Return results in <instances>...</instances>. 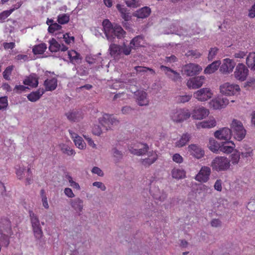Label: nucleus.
Returning a JSON list of instances; mask_svg holds the SVG:
<instances>
[{
	"instance_id": "nucleus-26",
	"label": "nucleus",
	"mask_w": 255,
	"mask_h": 255,
	"mask_svg": "<svg viewBox=\"0 0 255 255\" xmlns=\"http://www.w3.org/2000/svg\"><path fill=\"white\" fill-rule=\"evenodd\" d=\"M69 131L71 138L73 139L75 146H77L79 149H84L86 147V143L83 140L82 137L79 136L77 133L73 132L71 130H69Z\"/></svg>"
},
{
	"instance_id": "nucleus-40",
	"label": "nucleus",
	"mask_w": 255,
	"mask_h": 255,
	"mask_svg": "<svg viewBox=\"0 0 255 255\" xmlns=\"http://www.w3.org/2000/svg\"><path fill=\"white\" fill-rule=\"evenodd\" d=\"M230 164L233 165H237L239 163L241 159V153L238 150H235L234 153L230 156Z\"/></svg>"
},
{
	"instance_id": "nucleus-8",
	"label": "nucleus",
	"mask_w": 255,
	"mask_h": 255,
	"mask_svg": "<svg viewBox=\"0 0 255 255\" xmlns=\"http://www.w3.org/2000/svg\"><path fill=\"white\" fill-rule=\"evenodd\" d=\"M249 69L245 64L239 63L235 68L234 71L235 78L241 82L245 81L248 75H249Z\"/></svg>"
},
{
	"instance_id": "nucleus-61",
	"label": "nucleus",
	"mask_w": 255,
	"mask_h": 255,
	"mask_svg": "<svg viewBox=\"0 0 255 255\" xmlns=\"http://www.w3.org/2000/svg\"><path fill=\"white\" fill-rule=\"evenodd\" d=\"M126 4L130 7H136L138 5V0H126Z\"/></svg>"
},
{
	"instance_id": "nucleus-12",
	"label": "nucleus",
	"mask_w": 255,
	"mask_h": 255,
	"mask_svg": "<svg viewBox=\"0 0 255 255\" xmlns=\"http://www.w3.org/2000/svg\"><path fill=\"white\" fill-rule=\"evenodd\" d=\"M194 96L198 101L204 102L211 99L212 93L210 89L202 88L195 92Z\"/></svg>"
},
{
	"instance_id": "nucleus-9",
	"label": "nucleus",
	"mask_w": 255,
	"mask_h": 255,
	"mask_svg": "<svg viewBox=\"0 0 255 255\" xmlns=\"http://www.w3.org/2000/svg\"><path fill=\"white\" fill-rule=\"evenodd\" d=\"M220 91L223 94L232 96L239 92L240 88L237 84H231L227 82L220 86Z\"/></svg>"
},
{
	"instance_id": "nucleus-44",
	"label": "nucleus",
	"mask_w": 255,
	"mask_h": 255,
	"mask_svg": "<svg viewBox=\"0 0 255 255\" xmlns=\"http://www.w3.org/2000/svg\"><path fill=\"white\" fill-rule=\"evenodd\" d=\"M185 55L187 57H191L194 58H199L202 54L198 50H191L187 52Z\"/></svg>"
},
{
	"instance_id": "nucleus-43",
	"label": "nucleus",
	"mask_w": 255,
	"mask_h": 255,
	"mask_svg": "<svg viewBox=\"0 0 255 255\" xmlns=\"http://www.w3.org/2000/svg\"><path fill=\"white\" fill-rule=\"evenodd\" d=\"M13 69V65L8 66L5 69L2 74L3 77L5 80L7 81L10 80V75H11Z\"/></svg>"
},
{
	"instance_id": "nucleus-29",
	"label": "nucleus",
	"mask_w": 255,
	"mask_h": 255,
	"mask_svg": "<svg viewBox=\"0 0 255 255\" xmlns=\"http://www.w3.org/2000/svg\"><path fill=\"white\" fill-rule=\"evenodd\" d=\"M144 43V37L142 35H137L132 38L129 42V45L133 49H136L143 47Z\"/></svg>"
},
{
	"instance_id": "nucleus-52",
	"label": "nucleus",
	"mask_w": 255,
	"mask_h": 255,
	"mask_svg": "<svg viewBox=\"0 0 255 255\" xmlns=\"http://www.w3.org/2000/svg\"><path fill=\"white\" fill-rule=\"evenodd\" d=\"M61 28V25L56 23H54L49 25V27H48V31L50 33H54L55 31H58Z\"/></svg>"
},
{
	"instance_id": "nucleus-16",
	"label": "nucleus",
	"mask_w": 255,
	"mask_h": 255,
	"mask_svg": "<svg viewBox=\"0 0 255 255\" xmlns=\"http://www.w3.org/2000/svg\"><path fill=\"white\" fill-rule=\"evenodd\" d=\"M208 115V110L202 107L195 108L192 112V117L194 119H203L206 118Z\"/></svg>"
},
{
	"instance_id": "nucleus-31",
	"label": "nucleus",
	"mask_w": 255,
	"mask_h": 255,
	"mask_svg": "<svg viewBox=\"0 0 255 255\" xmlns=\"http://www.w3.org/2000/svg\"><path fill=\"white\" fill-rule=\"evenodd\" d=\"M235 145L233 141H226L220 146V151L223 153L229 154L233 151Z\"/></svg>"
},
{
	"instance_id": "nucleus-14",
	"label": "nucleus",
	"mask_w": 255,
	"mask_h": 255,
	"mask_svg": "<svg viewBox=\"0 0 255 255\" xmlns=\"http://www.w3.org/2000/svg\"><path fill=\"white\" fill-rule=\"evenodd\" d=\"M215 137L219 140L230 141L232 136L231 129L227 128H223L214 132Z\"/></svg>"
},
{
	"instance_id": "nucleus-1",
	"label": "nucleus",
	"mask_w": 255,
	"mask_h": 255,
	"mask_svg": "<svg viewBox=\"0 0 255 255\" xmlns=\"http://www.w3.org/2000/svg\"><path fill=\"white\" fill-rule=\"evenodd\" d=\"M102 26L106 37L109 41H113L116 37L121 39L125 37L126 32L124 29L117 24H112L109 19L103 20Z\"/></svg>"
},
{
	"instance_id": "nucleus-54",
	"label": "nucleus",
	"mask_w": 255,
	"mask_h": 255,
	"mask_svg": "<svg viewBox=\"0 0 255 255\" xmlns=\"http://www.w3.org/2000/svg\"><path fill=\"white\" fill-rule=\"evenodd\" d=\"M135 70L137 72L141 73V72H145L147 71H149L150 72H152V73L154 74L155 71L153 70L152 69L150 68H146L144 67H141V66H136L135 67Z\"/></svg>"
},
{
	"instance_id": "nucleus-47",
	"label": "nucleus",
	"mask_w": 255,
	"mask_h": 255,
	"mask_svg": "<svg viewBox=\"0 0 255 255\" xmlns=\"http://www.w3.org/2000/svg\"><path fill=\"white\" fill-rule=\"evenodd\" d=\"M61 150L63 153L69 156L74 155L75 153L74 149L66 145H63Z\"/></svg>"
},
{
	"instance_id": "nucleus-55",
	"label": "nucleus",
	"mask_w": 255,
	"mask_h": 255,
	"mask_svg": "<svg viewBox=\"0 0 255 255\" xmlns=\"http://www.w3.org/2000/svg\"><path fill=\"white\" fill-rule=\"evenodd\" d=\"M218 49L217 48H211L208 53V58L209 60H212L217 53Z\"/></svg>"
},
{
	"instance_id": "nucleus-23",
	"label": "nucleus",
	"mask_w": 255,
	"mask_h": 255,
	"mask_svg": "<svg viewBox=\"0 0 255 255\" xmlns=\"http://www.w3.org/2000/svg\"><path fill=\"white\" fill-rule=\"evenodd\" d=\"M160 68L165 72V74L172 81L176 82L180 80V75L176 71L164 65H161Z\"/></svg>"
},
{
	"instance_id": "nucleus-32",
	"label": "nucleus",
	"mask_w": 255,
	"mask_h": 255,
	"mask_svg": "<svg viewBox=\"0 0 255 255\" xmlns=\"http://www.w3.org/2000/svg\"><path fill=\"white\" fill-rule=\"evenodd\" d=\"M157 158V155L155 152L152 151L149 152L148 157L141 160V164L145 167L150 166L154 163Z\"/></svg>"
},
{
	"instance_id": "nucleus-2",
	"label": "nucleus",
	"mask_w": 255,
	"mask_h": 255,
	"mask_svg": "<svg viewBox=\"0 0 255 255\" xmlns=\"http://www.w3.org/2000/svg\"><path fill=\"white\" fill-rule=\"evenodd\" d=\"M13 232L11 221L7 217L1 218L0 220V241L4 247L7 248L9 244Z\"/></svg>"
},
{
	"instance_id": "nucleus-25",
	"label": "nucleus",
	"mask_w": 255,
	"mask_h": 255,
	"mask_svg": "<svg viewBox=\"0 0 255 255\" xmlns=\"http://www.w3.org/2000/svg\"><path fill=\"white\" fill-rule=\"evenodd\" d=\"M110 54L114 59H119L121 58L122 47L120 45L117 44H111L109 46Z\"/></svg>"
},
{
	"instance_id": "nucleus-7",
	"label": "nucleus",
	"mask_w": 255,
	"mask_h": 255,
	"mask_svg": "<svg viewBox=\"0 0 255 255\" xmlns=\"http://www.w3.org/2000/svg\"><path fill=\"white\" fill-rule=\"evenodd\" d=\"M191 116V113L187 109H178L172 111L171 117L173 121L180 123L186 120Z\"/></svg>"
},
{
	"instance_id": "nucleus-17",
	"label": "nucleus",
	"mask_w": 255,
	"mask_h": 255,
	"mask_svg": "<svg viewBox=\"0 0 255 255\" xmlns=\"http://www.w3.org/2000/svg\"><path fill=\"white\" fill-rule=\"evenodd\" d=\"M235 66V63L233 60L226 58L221 66L220 71L223 74L230 73L233 72Z\"/></svg>"
},
{
	"instance_id": "nucleus-41",
	"label": "nucleus",
	"mask_w": 255,
	"mask_h": 255,
	"mask_svg": "<svg viewBox=\"0 0 255 255\" xmlns=\"http://www.w3.org/2000/svg\"><path fill=\"white\" fill-rule=\"evenodd\" d=\"M20 5V4H19L18 6L14 7L9 10H4L0 13V23L3 22L5 18L8 17L15 9L19 8Z\"/></svg>"
},
{
	"instance_id": "nucleus-64",
	"label": "nucleus",
	"mask_w": 255,
	"mask_h": 255,
	"mask_svg": "<svg viewBox=\"0 0 255 255\" xmlns=\"http://www.w3.org/2000/svg\"><path fill=\"white\" fill-rule=\"evenodd\" d=\"M248 16L250 18H254L255 17V2L249 10Z\"/></svg>"
},
{
	"instance_id": "nucleus-5",
	"label": "nucleus",
	"mask_w": 255,
	"mask_h": 255,
	"mask_svg": "<svg viewBox=\"0 0 255 255\" xmlns=\"http://www.w3.org/2000/svg\"><path fill=\"white\" fill-rule=\"evenodd\" d=\"M29 216H30L32 229L35 238L42 239L43 232L38 216L31 211H29Z\"/></svg>"
},
{
	"instance_id": "nucleus-4",
	"label": "nucleus",
	"mask_w": 255,
	"mask_h": 255,
	"mask_svg": "<svg viewBox=\"0 0 255 255\" xmlns=\"http://www.w3.org/2000/svg\"><path fill=\"white\" fill-rule=\"evenodd\" d=\"M231 131L235 139L241 141L245 137L246 130L244 128L242 123L237 119H234L231 125Z\"/></svg>"
},
{
	"instance_id": "nucleus-45",
	"label": "nucleus",
	"mask_w": 255,
	"mask_h": 255,
	"mask_svg": "<svg viewBox=\"0 0 255 255\" xmlns=\"http://www.w3.org/2000/svg\"><path fill=\"white\" fill-rule=\"evenodd\" d=\"M191 98V95H179L176 97V101L179 103H184L189 101Z\"/></svg>"
},
{
	"instance_id": "nucleus-20",
	"label": "nucleus",
	"mask_w": 255,
	"mask_h": 255,
	"mask_svg": "<svg viewBox=\"0 0 255 255\" xmlns=\"http://www.w3.org/2000/svg\"><path fill=\"white\" fill-rule=\"evenodd\" d=\"M188 151L191 154L197 159L203 157L204 155V151L199 146L192 144L188 146Z\"/></svg>"
},
{
	"instance_id": "nucleus-19",
	"label": "nucleus",
	"mask_w": 255,
	"mask_h": 255,
	"mask_svg": "<svg viewBox=\"0 0 255 255\" xmlns=\"http://www.w3.org/2000/svg\"><path fill=\"white\" fill-rule=\"evenodd\" d=\"M229 103V101L226 98H218L214 99L210 102V106L215 110L222 109Z\"/></svg>"
},
{
	"instance_id": "nucleus-49",
	"label": "nucleus",
	"mask_w": 255,
	"mask_h": 255,
	"mask_svg": "<svg viewBox=\"0 0 255 255\" xmlns=\"http://www.w3.org/2000/svg\"><path fill=\"white\" fill-rule=\"evenodd\" d=\"M7 106V97L6 96L0 97V111L6 110Z\"/></svg>"
},
{
	"instance_id": "nucleus-34",
	"label": "nucleus",
	"mask_w": 255,
	"mask_h": 255,
	"mask_svg": "<svg viewBox=\"0 0 255 255\" xmlns=\"http://www.w3.org/2000/svg\"><path fill=\"white\" fill-rule=\"evenodd\" d=\"M150 13L151 9L149 7H143L137 10L133 15L137 18H144L147 17Z\"/></svg>"
},
{
	"instance_id": "nucleus-35",
	"label": "nucleus",
	"mask_w": 255,
	"mask_h": 255,
	"mask_svg": "<svg viewBox=\"0 0 255 255\" xmlns=\"http://www.w3.org/2000/svg\"><path fill=\"white\" fill-rule=\"evenodd\" d=\"M221 61H215L210 65H208L206 68L204 69V73L205 74H212L218 70L220 65H221Z\"/></svg>"
},
{
	"instance_id": "nucleus-36",
	"label": "nucleus",
	"mask_w": 255,
	"mask_h": 255,
	"mask_svg": "<svg viewBox=\"0 0 255 255\" xmlns=\"http://www.w3.org/2000/svg\"><path fill=\"white\" fill-rule=\"evenodd\" d=\"M172 177L176 179H181L186 177V171L183 169L174 168L171 171Z\"/></svg>"
},
{
	"instance_id": "nucleus-59",
	"label": "nucleus",
	"mask_w": 255,
	"mask_h": 255,
	"mask_svg": "<svg viewBox=\"0 0 255 255\" xmlns=\"http://www.w3.org/2000/svg\"><path fill=\"white\" fill-rule=\"evenodd\" d=\"M172 160L177 163H181L183 162V157L179 153H175L172 156Z\"/></svg>"
},
{
	"instance_id": "nucleus-57",
	"label": "nucleus",
	"mask_w": 255,
	"mask_h": 255,
	"mask_svg": "<svg viewBox=\"0 0 255 255\" xmlns=\"http://www.w3.org/2000/svg\"><path fill=\"white\" fill-rule=\"evenodd\" d=\"M63 39L67 44H70L72 42L74 41V37L70 36L68 33L63 34Z\"/></svg>"
},
{
	"instance_id": "nucleus-33",
	"label": "nucleus",
	"mask_w": 255,
	"mask_h": 255,
	"mask_svg": "<svg viewBox=\"0 0 255 255\" xmlns=\"http://www.w3.org/2000/svg\"><path fill=\"white\" fill-rule=\"evenodd\" d=\"M24 85H28L32 88H35L38 85V78L35 75H31L23 81Z\"/></svg>"
},
{
	"instance_id": "nucleus-18",
	"label": "nucleus",
	"mask_w": 255,
	"mask_h": 255,
	"mask_svg": "<svg viewBox=\"0 0 255 255\" xmlns=\"http://www.w3.org/2000/svg\"><path fill=\"white\" fill-rule=\"evenodd\" d=\"M135 99L137 104L140 106H145L148 104L147 94L144 91H137L135 93Z\"/></svg>"
},
{
	"instance_id": "nucleus-60",
	"label": "nucleus",
	"mask_w": 255,
	"mask_h": 255,
	"mask_svg": "<svg viewBox=\"0 0 255 255\" xmlns=\"http://www.w3.org/2000/svg\"><path fill=\"white\" fill-rule=\"evenodd\" d=\"M64 193H65L68 198H74L75 197L73 192L71 189L69 187L65 188V190H64Z\"/></svg>"
},
{
	"instance_id": "nucleus-51",
	"label": "nucleus",
	"mask_w": 255,
	"mask_h": 255,
	"mask_svg": "<svg viewBox=\"0 0 255 255\" xmlns=\"http://www.w3.org/2000/svg\"><path fill=\"white\" fill-rule=\"evenodd\" d=\"M122 47V52L125 55H128L131 53V49L132 48L131 45H127L126 44L121 45Z\"/></svg>"
},
{
	"instance_id": "nucleus-42",
	"label": "nucleus",
	"mask_w": 255,
	"mask_h": 255,
	"mask_svg": "<svg viewBox=\"0 0 255 255\" xmlns=\"http://www.w3.org/2000/svg\"><path fill=\"white\" fill-rule=\"evenodd\" d=\"M68 57L73 63L77 62L79 59H81V55L75 50L68 51Z\"/></svg>"
},
{
	"instance_id": "nucleus-13",
	"label": "nucleus",
	"mask_w": 255,
	"mask_h": 255,
	"mask_svg": "<svg viewBox=\"0 0 255 255\" xmlns=\"http://www.w3.org/2000/svg\"><path fill=\"white\" fill-rule=\"evenodd\" d=\"M133 146H128V150L131 153L136 155H142L147 153L148 150V146L146 143H138L136 145Z\"/></svg>"
},
{
	"instance_id": "nucleus-27",
	"label": "nucleus",
	"mask_w": 255,
	"mask_h": 255,
	"mask_svg": "<svg viewBox=\"0 0 255 255\" xmlns=\"http://www.w3.org/2000/svg\"><path fill=\"white\" fill-rule=\"evenodd\" d=\"M216 125L215 119L214 118L203 121L196 124V128L198 129L200 128H211L215 127Z\"/></svg>"
},
{
	"instance_id": "nucleus-10",
	"label": "nucleus",
	"mask_w": 255,
	"mask_h": 255,
	"mask_svg": "<svg viewBox=\"0 0 255 255\" xmlns=\"http://www.w3.org/2000/svg\"><path fill=\"white\" fill-rule=\"evenodd\" d=\"M202 70V67L199 65L192 63L188 64L183 67L184 74L188 76L197 75Z\"/></svg>"
},
{
	"instance_id": "nucleus-46",
	"label": "nucleus",
	"mask_w": 255,
	"mask_h": 255,
	"mask_svg": "<svg viewBox=\"0 0 255 255\" xmlns=\"http://www.w3.org/2000/svg\"><path fill=\"white\" fill-rule=\"evenodd\" d=\"M69 16L66 14H59L58 17V22L60 24H65L69 21Z\"/></svg>"
},
{
	"instance_id": "nucleus-30",
	"label": "nucleus",
	"mask_w": 255,
	"mask_h": 255,
	"mask_svg": "<svg viewBox=\"0 0 255 255\" xmlns=\"http://www.w3.org/2000/svg\"><path fill=\"white\" fill-rule=\"evenodd\" d=\"M70 205H71V207L76 212L80 213L82 211L83 208V201L80 198L78 197L74 199L70 200Z\"/></svg>"
},
{
	"instance_id": "nucleus-15",
	"label": "nucleus",
	"mask_w": 255,
	"mask_h": 255,
	"mask_svg": "<svg viewBox=\"0 0 255 255\" xmlns=\"http://www.w3.org/2000/svg\"><path fill=\"white\" fill-rule=\"evenodd\" d=\"M204 81V78L203 76L191 78L188 80L187 82V86L189 89H198L203 85Z\"/></svg>"
},
{
	"instance_id": "nucleus-62",
	"label": "nucleus",
	"mask_w": 255,
	"mask_h": 255,
	"mask_svg": "<svg viewBox=\"0 0 255 255\" xmlns=\"http://www.w3.org/2000/svg\"><path fill=\"white\" fill-rule=\"evenodd\" d=\"M3 48L4 49L8 50V49H13L14 48L15 46V44L13 42H4L3 44Z\"/></svg>"
},
{
	"instance_id": "nucleus-21",
	"label": "nucleus",
	"mask_w": 255,
	"mask_h": 255,
	"mask_svg": "<svg viewBox=\"0 0 255 255\" xmlns=\"http://www.w3.org/2000/svg\"><path fill=\"white\" fill-rule=\"evenodd\" d=\"M49 50L52 52L57 51H66L68 48L63 44H59L54 38H52L49 41Z\"/></svg>"
},
{
	"instance_id": "nucleus-56",
	"label": "nucleus",
	"mask_w": 255,
	"mask_h": 255,
	"mask_svg": "<svg viewBox=\"0 0 255 255\" xmlns=\"http://www.w3.org/2000/svg\"><path fill=\"white\" fill-rule=\"evenodd\" d=\"M28 88L27 87H25L23 85H16L15 86V88L14 89V92H15L16 93H20L23 92H24L25 91V90H26Z\"/></svg>"
},
{
	"instance_id": "nucleus-39",
	"label": "nucleus",
	"mask_w": 255,
	"mask_h": 255,
	"mask_svg": "<svg viewBox=\"0 0 255 255\" xmlns=\"http://www.w3.org/2000/svg\"><path fill=\"white\" fill-rule=\"evenodd\" d=\"M47 46L45 43L39 44L32 48V52L34 55L42 54L46 50Z\"/></svg>"
},
{
	"instance_id": "nucleus-37",
	"label": "nucleus",
	"mask_w": 255,
	"mask_h": 255,
	"mask_svg": "<svg viewBox=\"0 0 255 255\" xmlns=\"http://www.w3.org/2000/svg\"><path fill=\"white\" fill-rule=\"evenodd\" d=\"M246 64L251 70L255 71V53H250L246 58Z\"/></svg>"
},
{
	"instance_id": "nucleus-3",
	"label": "nucleus",
	"mask_w": 255,
	"mask_h": 255,
	"mask_svg": "<svg viewBox=\"0 0 255 255\" xmlns=\"http://www.w3.org/2000/svg\"><path fill=\"white\" fill-rule=\"evenodd\" d=\"M212 169L218 172L229 170L231 167L230 160L226 156H218L211 162Z\"/></svg>"
},
{
	"instance_id": "nucleus-63",
	"label": "nucleus",
	"mask_w": 255,
	"mask_h": 255,
	"mask_svg": "<svg viewBox=\"0 0 255 255\" xmlns=\"http://www.w3.org/2000/svg\"><path fill=\"white\" fill-rule=\"evenodd\" d=\"M92 132L94 135L99 136L102 133V130L99 126H94L92 129Z\"/></svg>"
},
{
	"instance_id": "nucleus-48",
	"label": "nucleus",
	"mask_w": 255,
	"mask_h": 255,
	"mask_svg": "<svg viewBox=\"0 0 255 255\" xmlns=\"http://www.w3.org/2000/svg\"><path fill=\"white\" fill-rule=\"evenodd\" d=\"M220 146L221 145L214 140L210 142L209 149L213 152L217 153L219 150L220 151Z\"/></svg>"
},
{
	"instance_id": "nucleus-28",
	"label": "nucleus",
	"mask_w": 255,
	"mask_h": 255,
	"mask_svg": "<svg viewBox=\"0 0 255 255\" xmlns=\"http://www.w3.org/2000/svg\"><path fill=\"white\" fill-rule=\"evenodd\" d=\"M45 92V90L43 89H38L35 92H31L27 96V98L31 102H35L40 99V97Z\"/></svg>"
},
{
	"instance_id": "nucleus-50",
	"label": "nucleus",
	"mask_w": 255,
	"mask_h": 255,
	"mask_svg": "<svg viewBox=\"0 0 255 255\" xmlns=\"http://www.w3.org/2000/svg\"><path fill=\"white\" fill-rule=\"evenodd\" d=\"M66 177L67 180L69 181L71 187L74 189H77V190H79L81 189L79 184L73 181L71 176L67 175Z\"/></svg>"
},
{
	"instance_id": "nucleus-53",
	"label": "nucleus",
	"mask_w": 255,
	"mask_h": 255,
	"mask_svg": "<svg viewBox=\"0 0 255 255\" xmlns=\"http://www.w3.org/2000/svg\"><path fill=\"white\" fill-rule=\"evenodd\" d=\"M24 171L25 168L24 166H18V167H16V174L19 179L23 178Z\"/></svg>"
},
{
	"instance_id": "nucleus-38",
	"label": "nucleus",
	"mask_w": 255,
	"mask_h": 255,
	"mask_svg": "<svg viewBox=\"0 0 255 255\" xmlns=\"http://www.w3.org/2000/svg\"><path fill=\"white\" fill-rule=\"evenodd\" d=\"M191 138V135L190 134L187 133H184L180 137V139L176 141V147H183L186 143L190 140Z\"/></svg>"
},
{
	"instance_id": "nucleus-11",
	"label": "nucleus",
	"mask_w": 255,
	"mask_h": 255,
	"mask_svg": "<svg viewBox=\"0 0 255 255\" xmlns=\"http://www.w3.org/2000/svg\"><path fill=\"white\" fill-rule=\"evenodd\" d=\"M210 174V168L208 166H203L199 170L198 173L196 174L195 179L196 181L205 183L208 181Z\"/></svg>"
},
{
	"instance_id": "nucleus-24",
	"label": "nucleus",
	"mask_w": 255,
	"mask_h": 255,
	"mask_svg": "<svg viewBox=\"0 0 255 255\" xmlns=\"http://www.w3.org/2000/svg\"><path fill=\"white\" fill-rule=\"evenodd\" d=\"M57 79L55 77L47 78L44 81L43 85L45 91H53L57 87Z\"/></svg>"
},
{
	"instance_id": "nucleus-22",
	"label": "nucleus",
	"mask_w": 255,
	"mask_h": 255,
	"mask_svg": "<svg viewBox=\"0 0 255 255\" xmlns=\"http://www.w3.org/2000/svg\"><path fill=\"white\" fill-rule=\"evenodd\" d=\"M67 119L71 122H78L82 119V112L77 110H70L65 113Z\"/></svg>"
},
{
	"instance_id": "nucleus-6",
	"label": "nucleus",
	"mask_w": 255,
	"mask_h": 255,
	"mask_svg": "<svg viewBox=\"0 0 255 255\" xmlns=\"http://www.w3.org/2000/svg\"><path fill=\"white\" fill-rule=\"evenodd\" d=\"M100 123L106 130L113 129V128L118 126L119 123V121L113 117L112 115L105 114L100 119Z\"/></svg>"
},
{
	"instance_id": "nucleus-58",
	"label": "nucleus",
	"mask_w": 255,
	"mask_h": 255,
	"mask_svg": "<svg viewBox=\"0 0 255 255\" xmlns=\"http://www.w3.org/2000/svg\"><path fill=\"white\" fill-rule=\"evenodd\" d=\"M113 155L115 158H117V160H120L123 157V154L121 151L118 150L116 148H114L113 149Z\"/></svg>"
}]
</instances>
